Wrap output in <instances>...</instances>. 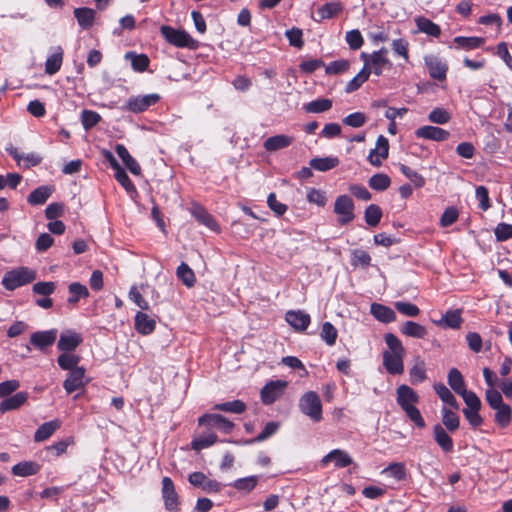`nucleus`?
I'll return each mask as SVG.
<instances>
[{"instance_id":"obj_34","label":"nucleus","mask_w":512,"mask_h":512,"mask_svg":"<svg viewBox=\"0 0 512 512\" xmlns=\"http://www.w3.org/2000/svg\"><path fill=\"white\" fill-rule=\"evenodd\" d=\"M400 331L402 334H404L408 337H413V338H418V339H423L427 335V329L423 325H421L417 322H414V321H406L401 326Z\"/></svg>"},{"instance_id":"obj_43","label":"nucleus","mask_w":512,"mask_h":512,"mask_svg":"<svg viewBox=\"0 0 512 512\" xmlns=\"http://www.w3.org/2000/svg\"><path fill=\"white\" fill-rule=\"evenodd\" d=\"M177 277L182 281V283L188 288L194 286L196 282V277L193 270L184 262H182L176 271Z\"/></svg>"},{"instance_id":"obj_7","label":"nucleus","mask_w":512,"mask_h":512,"mask_svg":"<svg viewBox=\"0 0 512 512\" xmlns=\"http://www.w3.org/2000/svg\"><path fill=\"white\" fill-rule=\"evenodd\" d=\"M88 380L86 379V369L79 367L69 371L66 379L63 382V388L67 394H71L76 390L82 389L86 386Z\"/></svg>"},{"instance_id":"obj_49","label":"nucleus","mask_w":512,"mask_h":512,"mask_svg":"<svg viewBox=\"0 0 512 512\" xmlns=\"http://www.w3.org/2000/svg\"><path fill=\"white\" fill-rule=\"evenodd\" d=\"M442 423L446 427V429L450 432H454L459 428L460 419L459 416L454 413L452 410L444 407L442 409Z\"/></svg>"},{"instance_id":"obj_4","label":"nucleus","mask_w":512,"mask_h":512,"mask_svg":"<svg viewBox=\"0 0 512 512\" xmlns=\"http://www.w3.org/2000/svg\"><path fill=\"white\" fill-rule=\"evenodd\" d=\"M386 54L387 49L385 48L375 51L372 54H367L365 52L361 54V58L364 60L363 68L369 71V75L371 73L381 75L384 68L391 66Z\"/></svg>"},{"instance_id":"obj_55","label":"nucleus","mask_w":512,"mask_h":512,"mask_svg":"<svg viewBox=\"0 0 512 512\" xmlns=\"http://www.w3.org/2000/svg\"><path fill=\"white\" fill-rule=\"evenodd\" d=\"M320 336L328 346H333L336 343L338 332L330 322H324Z\"/></svg>"},{"instance_id":"obj_39","label":"nucleus","mask_w":512,"mask_h":512,"mask_svg":"<svg viewBox=\"0 0 512 512\" xmlns=\"http://www.w3.org/2000/svg\"><path fill=\"white\" fill-rule=\"evenodd\" d=\"M69 291V298L67 299L69 304H76L81 298H87L89 297V290L88 288L79 283V282H73L68 286Z\"/></svg>"},{"instance_id":"obj_40","label":"nucleus","mask_w":512,"mask_h":512,"mask_svg":"<svg viewBox=\"0 0 512 512\" xmlns=\"http://www.w3.org/2000/svg\"><path fill=\"white\" fill-rule=\"evenodd\" d=\"M453 42L457 45V48L473 50L482 46L485 43V39L482 37L457 36Z\"/></svg>"},{"instance_id":"obj_17","label":"nucleus","mask_w":512,"mask_h":512,"mask_svg":"<svg viewBox=\"0 0 512 512\" xmlns=\"http://www.w3.org/2000/svg\"><path fill=\"white\" fill-rule=\"evenodd\" d=\"M404 356L405 354H394L389 351L383 352V365L389 374L398 375L403 373Z\"/></svg>"},{"instance_id":"obj_54","label":"nucleus","mask_w":512,"mask_h":512,"mask_svg":"<svg viewBox=\"0 0 512 512\" xmlns=\"http://www.w3.org/2000/svg\"><path fill=\"white\" fill-rule=\"evenodd\" d=\"M217 441H218L217 435L215 433H210L206 436L194 438L191 442V448L195 451H200L202 449L212 446Z\"/></svg>"},{"instance_id":"obj_32","label":"nucleus","mask_w":512,"mask_h":512,"mask_svg":"<svg viewBox=\"0 0 512 512\" xmlns=\"http://www.w3.org/2000/svg\"><path fill=\"white\" fill-rule=\"evenodd\" d=\"M415 23L420 32L425 33L432 37H439L441 34V28L430 19L418 16L415 18Z\"/></svg>"},{"instance_id":"obj_51","label":"nucleus","mask_w":512,"mask_h":512,"mask_svg":"<svg viewBox=\"0 0 512 512\" xmlns=\"http://www.w3.org/2000/svg\"><path fill=\"white\" fill-rule=\"evenodd\" d=\"M342 11L340 2H330L318 8L317 14L321 20L330 19Z\"/></svg>"},{"instance_id":"obj_41","label":"nucleus","mask_w":512,"mask_h":512,"mask_svg":"<svg viewBox=\"0 0 512 512\" xmlns=\"http://www.w3.org/2000/svg\"><path fill=\"white\" fill-rule=\"evenodd\" d=\"M434 390L444 403L448 404L454 409L459 408V403L455 396L443 383H436L434 385Z\"/></svg>"},{"instance_id":"obj_28","label":"nucleus","mask_w":512,"mask_h":512,"mask_svg":"<svg viewBox=\"0 0 512 512\" xmlns=\"http://www.w3.org/2000/svg\"><path fill=\"white\" fill-rule=\"evenodd\" d=\"M54 189L51 186L43 185L34 189L27 197V202L30 205H42L52 195Z\"/></svg>"},{"instance_id":"obj_10","label":"nucleus","mask_w":512,"mask_h":512,"mask_svg":"<svg viewBox=\"0 0 512 512\" xmlns=\"http://www.w3.org/2000/svg\"><path fill=\"white\" fill-rule=\"evenodd\" d=\"M415 136L418 139L442 142L449 139L450 132L437 126L424 125L415 130Z\"/></svg>"},{"instance_id":"obj_47","label":"nucleus","mask_w":512,"mask_h":512,"mask_svg":"<svg viewBox=\"0 0 512 512\" xmlns=\"http://www.w3.org/2000/svg\"><path fill=\"white\" fill-rule=\"evenodd\" d=\"M280 424L279 422L270 421L268 422L261 433H259L254 439L246 440L245 444H253L256 442H262L268 439L269 437L273 436L279 429Z\"/></svg>"},{"instance_id":"obj_52","label":"nucleus","mask_w":512,"mask_h":512,"mask_svg":"<svg viewBox=\"0 0 512 512\" xmlns=\"http://www.w3.org/2000/svg\"><path fill=\"white\" fill-rule=\"evenodd\" d=\"M258 478L259 477L257 475L239 478L231 483L230 486L237 489L238 491L250 492L257 485Z\"/></svg>"},{"instance_id":"obj_18","label":"nucleus","mask_w":512,"mask_h":512,"mask_svg":"<svg viewBox=\"0 0 512 512\" xmlns=\"http://www.w3.org/2000/svg\"><path fill=\"white\" fill-rule=\"evenodd\" d=\"M370 313L376 320L385 324L394 322L396 320L395 311L383 304L372 303L370 305Z\"/></svg>"},{"instance_id":"obj_16","label":"nucleus","mask_w":512,"mask_h":512,"mask_svg":"<svg viewBox=\"0 0 512 512\" xmlns=\"http://www.w3.org/2000/svg\"><path fill=\"white\" fill-rule=\"evenodd\" d=\"M397 404L403 409L415 406L419 402V395L408 385L402 384L396 389Z\"/></svg>"},{"instance_id":"obj_29","label":"nucleus","mask_w":512,"mask_h":512,"mask_svg":"<svg viewBox=\"0 0 512 512\" xmlns=\"http://www.w3.org/2000/svg\"><path fill=\"white\" fill-rule=\"evenodd\" d=\"M28 398V393L18 392L10 397L5 398L0 403V412L5 413L7 411L15 410L21 407Z\"/></svg>"},{"instance_id":"obj_23","label":"nucleus","mask_w":512,"mask_h":512,"mask_svg":"<svg viewBox=\"0 0 512 512\" xmlns=\"http://www.w3.org/2000/svg\"><path fill=\"white\" fill-rule=\"evenodd\" d=\"M115 151L119 158L123 161L127 169L134 175L141 173V167L138 162L130 155L129 151L123 144H117Z\"/></svg>"},{"instance_id":"obj_22","label":"nucleus","mask_w":512,"mask_h":512,"mask_svg":"<svg viewBox=\"0 0 512 512\" xmlns=\"http://www.w3.org/2000/svg\"><path fill=\"white\" fill-rule=\"evenodd\" d=\"M156 326V322L153 318L148 316L144 312H137L135 315V329L142 335L151 334Z\"/></svg>"},{"instance_id":"obj_38","label":"nucleus","mask_w":512,"mask_h":512,"mask_svg":"<svg viewBox=\"0 0 512 512\" xmlns=\"http://www.w3.org/2000/svg\"><path fill=\"white\" fill-rule=\"evenodd\" d=\"M447 378L449 386L458 395L466 390L464 378L457 368H451Z\"/></svg>"},{"instance_id":"obj_15","label":"nucleus","mask_w":512,"mask_h":512,"mask_svg":"<svg viewBox=\"0 0 512 512\" xmlns=\"http://www.w3.org/2000/svg\"><path fill=\"white\" fill-rule=\"evenodd\" d=\"M284 387L285 382H281L279 380L270 381L261 389V401L265 405L274 403L281 396Z\"/></svg>"},{"instance_id":"obj_11","label":"nucleus","mask_w":512,"mask_h":512,"mask_svg":"<svg viewBox=\"0 0 512 512\" xmlns=\"http://www.w3.org/2000/svg\"><path fill=\"white\" fill-rule=\"evenodd\" d=\"M330 462H334V467L340 469L351 465L353 459L345 450L333 449L321 459L320 464L326 467Z\"/></svg>"},{"instance_id":"obj_50","label":"nucleus","mask_w":512,"mask_h":512,"mask_svg":"<svg viewBox=\"0 0 512 512\" xmlns=\"http://www.w3.org/2000/svg\"><path fill=\"white\" fill-rule=\"evenodd\" d=\"M369 186L376 191H385L391 184V179L387 174L377 173L370 177Z\"/></svg>"},{"instance_id":"obj_37","label":"nucleus","mask_w":512,"mask_h":512,"mask_svg":"<svg viewBox=\"0 0 512 512\" xmlns=\"http://www.w3.org/2000/svg\"><path fill=\"white\" fill-rule=\"evenodd\" d=\"M125 59L130 60L132 68L137 72L145 71L150 63V60L145 54H137L130 51L125 54Z\"/></svg>"},{"instance_id":"obj_63","label":"nucleus","mask_w":512,"mask_h":512,"mask_svg":"<svg viewBox=\"0 0 512 512\" xmlns=\"http://www.w3.org/2000/svg\"><path fill=\"white\" fill-rule=\"evenodd\" d=\"M495 238L504 242L512 238V224L501 222L494 229Z\"/></svg>"},{"instance_id":"obj_30","label":"nucleus","mask_w":512,"mask_h":512,"mask_svg":"<svg viewBox=\"0 0 512 512\" xmlns=\"http://www.w3.org/2000/svg\"><path fill=\"white\" fill-rule=\"evenodd\" d=\"M96 12L92 8L82 7L74 9V16L82 29L92 27L95 20Z\"/></svg>"},{"instance_id":"obj_14","label":"nucleus","mask_w":512,"mask_h":512,"mask_svg":"<svg viewBox=\"0 0 512 512\" xmlns=\"http://www.w3.org/2000/svg\"><path fill=\"white\" fill-rule=\"evenodd\" d=\"M190 212L192 216L202 225L211 229L212 231L219 232L220 226L215 220V218L202 206L199 204H193L190 208Z\"/></svg>"},{"instance_id":"obj_48","label":"nucleus","mask_w":512,"mask_h":512,"mask_svg":"<svg viewBox=\"0 0 512 512\" xmlns=\"http://www.w3.org/2000/svg\"><path fill=\"white\" fill-rule=\"evenodd\" d=\"M364 218L367 225L375 227L382 218V210L376 204H370L364 211Z\"/></svg>"},{"instance_id":"obj_2","label":"nucleus","mask_w":512,"mask_h":512,"mask_svg":"<svg viewBox=\"0 0 512 512\" xmlns=\"http://www.w3.org/2000/svg\"><path fill=\"white\" fill-rule=\"evenodd\" d=\"M160 32L168 43L176 47L189 49H196L198 47V41L193 39L185 30L163 25L160 28Z\"/></svg>"},{"instance_id":"obj_62","label":"nucleus","mask_w":512,"mask_h":512,"mask_svg":"<svg viewBox=\"0 0 512 512\" xmlns=\"http://www.w3.org/2000/svg\"><path fill=\"white\" fill-rule=\"evenodd\" d=\"M115 179L119 182V184L128 192V193H136V187L129 178L126 171L121 167L119 170L115 171Z\"/></svg>"},{"instance_id":"obj_64","label":"nucleus","mask_w":512,"mask_h":512,"mask_svg":"<svg viewBox=\"0 0 512 512\" xmlns=\"http://www.w3.org/2000/svg\"><path fill=\"white\" fill-rule=\"evenodd\" d=\"M388 472L393 478L398 481H402L406 478V467L402 462H393L388 465V467L384 470Z\"/></svg>"},{"instance_id":"obj_26","label":"nucleus","mask_w":512,"mask_h":512,"mask_svg":"<svg viewBox=\"0 0 512 512\" xmlns=\"http://www.w3.org/2000/svg\"><path fill=\"white\" fill-rule=\"evenodd\" d=\"M339 159L335 156L316 157L309 161V165L316 171L327 172L339 165Z\"/></svg>"},{"instance_id":"obj_1","label":"nucleus","mask_w":512,"mask_h":512,"mask_svg":"<svg viewBox=\"0 0 512 512\" xmlns=\"http://www.w3.org/2000/svg\"><path fill=\"white\" fill-rule=\"evenodd\" d=\"M36 278V272L28 267H18L6 272L2 279V285L9 291H13L23 285L31 283Z\"/></svg>"},{"instance_id":"obj_27","label":"nucleus","mask_w":512,"mask_h":512,"mask_svg":"<svg viewBox=\"0 0 512 512\" xmlns=\"http://www.w3.org/2000/svg\"><path fill=\"white\" fill-rule=\"evenodd\" d=\"M158 100L159 98H129L122 108L134 113H140L154 105Z\"/></svg>"},{"instance_id":"obj_19","label":"nucleus","mask_w":512,"mask_h":512,"mask_svg":"<svg viewBox=\"0 0 512 512\" xmlns=\"http://www.w3.org/2000/svg\"><path fill=\"white\" fill-rule=\"evenodd\" d=\"M285 320L297 331H304L310 324L309 314L303 311H288Z\"/></svg>"},{"instance_id":"obj_5","label":"nucleus","mask_w":512,"mask_h":512,"mask_svg":"<svg viewBox=\"0 0 512 512\" xmlns=\"http://www.w3.org/2000/svg\"><path fill=\"white\" fill-rule=\"evenodd\" d=\"M355 205L351 197L348 195H340L334 203V213L338 215V223L346 225L355 218Z\"/></svg>"},{"instance_id":"obj_46","label":"nucleus","mask_w":512,"mask_h":512,"mask_svg":"<svg viewBox=\"0 0 512 512\" xmlns=\"http://www.w3.org/2000/svg\"><path fill=\"white\" fill-rule=\"evenodd\" d=\"M332 107V101L329 98H320L311 101L303 106L307 113H321L329 110Z\"/></svg>"},{"instance_id":"obj_53","label":"nucleus","mask_w":512,"mask_h":512,"mask_svg":"<svg viewBox=\"0 0 512 512\" xmlns=\"http://www.w3.org/2000/svg\"><path fill=\"white\" fill-rule=\"evenodd\" d=\"M101 120V116L92 110L84 109L81 112V123L85 131L91 130Z\"/></svg>"},{"instance_id":"obj_36","label":"nucleus","mask_w":512,"mask_h":512,"mask_svg":"<svg viewBox=\"0 0 512 512\" xmlns=\"http://www.w3.org/2000/svg\"><path fill=\"white\" fill-rule=\"evenodd\" d=\"M81 357L76 354L63 352L57 358V363L62 370L72 371V369L79 368Z\"/></svg>"},{"instance_id":"obj_57","label":"nucleus","mask_w":512,"mask_h":512,"mask_svg":"<svg viewBox=\"0 0 512 512\" xmlns=\"http://www.w3.org/2000/svg\"><path fill=\"white\" fill-rule=\"evenodd\" d=\"M451 114L447 109L437 107L433 109L429 115L428 120L432 123L443 125L450 121Z\"/></svg>"},{"instance_id":"obj_9","label":"nucleus","mask_w":512,"mask_h":512,"mask_svg":"<svg viewBox=\"0 0 512 512\" xmlns=\"http://www.w3.org/2000/svg\"><path fill=\"white\" fill-rule=\"evenodd\" d=\"M57 339V329L37 331L30 336V345L44 352L51 347Z\"/></svg>"},{"instance_id":"obj_58","label":"nucleus","mask_w":512,"mask_h":512,"mask_svg":"<svg viewBox=\"0 0 512 512\" xmlns=\"http://www.w3.org/2000/svg\"><path fill=\"white\" fill-rule=\"evenodd\" d=\"M394 307L399 313L407 317H417L420 314L418 306L410 302L397 301L394 303Z\"/></svg>"},{"instance_id":"obj_13","label":"nucleus","mask_w":512,"mask_h":512,"mask_svg":"<svg viewBox=\"0 0 512 512\" xmlns=\"http://www.w3.org/2000/svg\"><path fill=\"white\" fill-rule=\"evenodd\" d=\"M83 341L81 335L72 330H66L60 334L57 348L62 352L74 351Z\"/></svg>"},{"instance_id":"obj_24","label":"nucleus","mask_w":512,"mask_h":512,"mask_svg":"<svg viewBox=\"0 0 512 512\" xmlns=\"http://www.w3.org/2000/svg\"><path fill=\"white\" fill-rule=\"evenodd\" d=\"M293 137L284 135V134H278L275 136L268 137L263 146L264 148L269 152H274L283 148L288 147L293 142Z\"/></svg>"},{"instance_id":"obj_33","label":"nucleus","mask_w":512,"mask_h":512,"mask_svg":"<svg viewBox=\"0 0 512 512\" xmlns=\"http://www.w3.org/2000/svg\"><path fill=\"white\" fill-rule=\"evenodd\" d=\"M63 61V50L60 46L56 47L54 52L47 58L45 62V72L53 75L61 68Z\"/></svg>"},{"instance_id":"obj_8","label":"nucleus","mask_w":512,"mask_h":512,"mask_svg":"<svg viewBox=\"0 0 512 512\" xmlns=\"http://www.w3.org/2000/svg\"><path fill=\"white\" fill-rule=\"evenodd\" d=\"M162 498L165 508L168 511L175 512L179 510V497L175 490L174 483L169 477L162 479Z\"/></svg>"},{"instance_id":"obj_61","label":"nucleus","mask_w":512,"mask_h":512,"mask_svg":"<svg viewBox=\"0 0 512 512\" xmlns=\"http://www.w3.org/2000/svg\"><path fill=\"white\" fill-rule=\"evenodd\" d=\"M384 339H385L386 345L390 349L389 352L394 353V354H405L406 353L402 342L393 333H387L384 336Z\"/></svg>"},{"instance_id":"obj_44","label":"nucleus","mask_w":512,"mask_h":512,"mask_svg":"<svg viewBox=\"0 0 512 512\" xmlns=\"http://www.w3.org/2000/svg\"><path fill=\"white\" fill-rule=\"evenodd\" d=\"M495 412V422L502 428L507 427L511 422L512 410L511 407L504 403L498 408L494 409Z\"/></svg>"},{"instance_id":"obj_45","label":"nucleus","mask_w":512,"mask_h":512,"mask_svg":"<svg viewBox=\"0 0 512 512\" xmlns=\"http://www.w3.org/2000/svg\"><path fill=\"white\" fill-rule=\"evenodd\" d=\"M410 380L412 384H419L426 379L425 362L419 358L416 359L415 364L409 371Z\"/></svg>"},{"instance_id":"obj_56","label":"nucleus","mask_w":512,"mask_h":512,"mask_svg":"<svg viewBox=\"0 0 512 512\" xmlns=\"http://www.w3.org/2000/svg\"><path fill=\"white\" fill-rule=\"evenodd\" d=\"M400 171L403 173V175L408 178L415 187L421 188L425 185V179L422 175H420L418 172L414 171L412 168L405 164H400Z\"/></svg>"},{"instance_id":"obj_60","label":"nucleus","mask_w":512,"mask_h":512,"mask_svg":"<svg viewBox=\"0 0 512 512\" xmlns=\"http://www.w3.org/2000/svg\"><path fill=\"white\" fill-rule=\"evenodd\" d=\"M368 77L369 71L362 68L361 71L347 83L345 92L352 93L356 91L368 79Z\"/></svg>"},{"instance_id":"obj_12","label":"nucleus","mask_w":512,"mask_h":512,"mask_svg":"<svg viewBox=\"0 0 512 512\" xmlns=\"http://www.w3.org/2000/svg\"><path fill=\"white\" fill-rule=\"evenodd\" d=\"M388 155L389 141L385 136L379 135L376 140V147L370 151L368 160L373 166L379 167L382 164V160L387 159Z\"/></svg>"},{"instance_id":"obj_42","label":"nucleus","mask_w":512,"mask_h":512,"mask_svg":"<svg viewBox=\"0 0 512 512\" xmlns=\"http://www.w3.org/2000/svg\"><path fill=\"white\" fill-rule=\"evenodd\" d=\"M213 410L241 414L246 410V404L242 400H233L215 404Z\"/></svg>"},{"instance_id":"obj_20","label":"nucleus","mask_w":512,"mask_h":512,"mask_svg":"<svg viewBox=\"0 0 512 512\" xmlns=\"http://www.w3.org/2000/svg\"><path fill=\"white\" fill-rule=\"evenodd\" d=\"M425 64L432 78L439 81L446 78L447 66L440 59L435 56H428L425 58Z\"/></svg>"},{"instance_id":"obj_35","label":"nucleus","mask_w":512,"mask_h":512,"mask_svg":"<svg viewBox=\"0 0 512 512\" xmlns=\"http://www.w3.org/2000/svg\"><path fill=\"white\" fill-rule=\"evenodd\" d=\"M39 470L40 466L32 461L19 462L12 467L13 475L21 477L35 475Z\"/></svg>"},{"instance_id":"obj_59","label":"nucleus","mask_w":512,"mask_h":512,"mask_svg":"<svg viewBox=\"0 0 512 512\" xmlns=\"http://www.w3.org/2000/svg\"><path fill=\"white\" fill-rule=\"evenodd\" d=\"M350 62L345 59L335 60L328 65H325V72L328 75H338L346 72L349 69Z\"/></svg>"},{"instance_id":"obj_25","label":"nucleus","mask_w":512,"mask_h":512,"mask_svg":"<svg viewBox=\"0 0 512 512\" xmlns=\"http://www.w3.org/2000/svg\"><path fill=\"white\" fill-rule=\"evenodd\" d=\"M61 426V422L58 419H54L43 423L38 427L34 434L35 442H42L50 438L56 430Z\"/></svg>"},{"instance_id":"obj_6","label":"nucleus","mask_w":512,"mask_h":512,"mask_svg":"<svg viewBox=\"0 0 512 512\" xmlns=\"http://www.w3.org/2000/svg\"><path fill=\"white\" fill-rule=\"evenodd\" d=\"M198 424L200 426H206L208 428H217L225 434H229L234 429L235 425L232 421L227 419L221 414L206 413L198 418Z\"/></svg>"},{"instance_id":"obj_21","label":"nucleus","mask_w":512,"mask_h":512,"mask_svg":"<svg viewBox=\"0 0 512 512\" xmlns=\"http://www.w3.org/2000/svg\"><path fill=\"white\" fill-rule=\"evenodd\" d=\"M433 435L435 442L445 453H451L453 451V440L440 424L434 425Z\"/></svg>"},{"instance_id":"obj_31","label":"nucleus","mask_w":512,"mask_h":512,"mask_svg":"<svg viewBox=\"0 0 512 512\" xmlns=\"http://www.w3.org/2000/svg\"><path fill=\"white\" fill-rule=\"evenodd\" d=\"M463 322L461 316V310H448L443 316L442 319L436 322L439 326H444L452 329H459Z\"/></svg>"},{"instance_id":"obj_3","label":"nucleus","mask_w":512,"mask_h":512,"mask_svg":"<svg viewBox=\"0 0 512 512\" xmlns=\"http://www.w3.org/2000/svg\"><path fill=\"white\" fill-rule=\"evenodd\" d=\"M299 409L313 422H320L323 418L321 399L314 391H308L300 397Z\"/></svg>"}]
</instances>
